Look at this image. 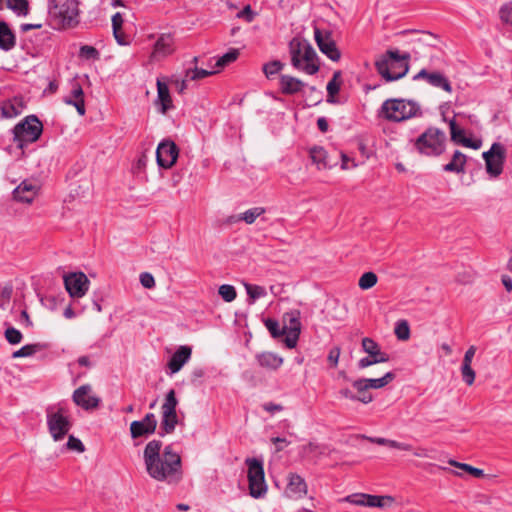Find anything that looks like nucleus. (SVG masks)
Segmentation results:
<instances>
[{"instance_id":"obj_49","label":"nucleus","mask_w":512,"mask_h":512,"mask_svg":"<svg viewBox=\"0 0 512 512\" xmlns=\"http://www.w3.org/2000/svg\"><path fill=\"white\" fill-rule=\"evenodd\" d=\"M218 293L225 302H232L237 296L235 287L229 284L221 285Z\"/></svg>"},{"instance_id":"obj_4","label":"nucleus","mask_w":512,"mask_h":512,"mask_svg":"<svg viewBox=\"0 0 512 512\" xmlns=\"http://www.w3.org/2000/svg\"><path fill=\"white\" fill-rule=\"evenodd\" d=\"M43 132V124L36 115H28L12 129L13 142L22 150L36 142Z\"/></svg>"},{"instance_id":"obj_7","label":"nucleus","mask_w":512,"mask_h":512,"mask_svg":"<svg viewBox=\"0 0 512 512\" xmlns=\"http://www.w3.org/2000/svg\"><path fill=\"white\" fill-rule=\"evenodd\" d=\"M48 14L58 28L71 27L78 23L77 0H48Z\"/></svg>"},{"instance_id":"obj_24","label":"nucleus","mask_w":512,"mask_h":512,"mask_svg":"<svg viewBox=\"0 0 512 512\" xmlns=\"http://www.w3.org/2000/svg\"><path fill=\"white\" fill-rule=\"evenodd\" d=\"M0 109L2 117L14 118L22 113L24 109L23 101L17 97L5 100L1 103Z\"/></svg>"},{"instance_id":"obj_3","label":"nucleus","mask_w":512,"mask_h":512,"mask_svg":"<svg viewBox=\"0 0 512 512\" xmlns=\"http://www.w3.org/2000/svg\"><path fill=\"white\" fill-rule=\"evenodd\" d=\"M291 65L308 75L316 74L320 69L318 55L308 40L293 37L288 45Z\"/></svg>"},{"instance_id":"obj_20","label":"nucleus","mask_w":512,"mask_h":512,"mask_svg":"<svg viewBox=\"0 0 512 512\" xmlns=\"http://www.w3.org/2000/svg\"><path fill=\"white\" fill-rule=\"evenodd\" d=\"M39 187L29 180L22 181L13 191V197L18 202L30 204L38 193Z\"/></svg>"},{"instance_id":"obj_2","label":"nucleus","mask_w":512,"mask_h":512,"mask_svg":"<svg viewBox=\"0 0 512 512\" xmlns=\"http://www.w3.org/2000/svg\"><path fill=\"white\" fill-rule=\"evenodd\" d=\"M410 53H400L397 49L387 50L375 61V68L378 74L386 81L399 80L409 72Z\"/></svg>"},{"instance_id":"obj_64","label":"nucleus","mask_w":512,"mask_h":512,"mask_svg":"<svg viewBox=\"0 0 512 512\" xmlns=\"http://www.w3.org/2000/svg\"><path fill=\"white\" fill-rule=\"evenodd\" d=\"M141 421L153 427V429L157 427V419L153 413H147Z\"/></svg>"},{"instance_id":"obj_34","label":"nucleus","mask_w":512,"mask_h":512,"mask_svg":"<svg viewBox=\"0 0 512 512\" xmlns=\"http://www.w3.org/2000/svg\"><path fill=\"white\" fill-rule=\"evenodd\" d=\"M341 71H335L333 73V77L332 79L328 82L327 84V93H328V97H327V102L328 103H335V95L340 91V86H341Z\"/></svg>"},{"instance_id":"obj_51","label":"nucleus","mask_w":512,"mask_h":512,"mask_svg":"<svg viewBox=\"0 0 512 512\" xmlns=\"http://www.w3.org/2000/svg\"><path fill=\"white\" fill-rule=\"evenodd\" d=\"M461 374H462L463 381L467 385L470 386V385H472L474 383V381H475V372L472 369L470 363H462Z\"/></svg>"},{"instance_id":"obj_62","label":"nucleus","mask_w":512,"mask_h":512,"mask_svg":"<svg viewBox=\"0 0 512 512\" xmlns=\"http://www.w3.org/2000/svg\"><path fill=\"white\" fill-rule=\"evenodd\" d=\"M113 35L119 45H127L129 42L127 41V36L122 31V29H118V31L113 32Z\"/></svg>"},{"instance_id":"obj_54","label":"nucleus","mask_w":512,"mask_h":512,"mask_svg":"<svg viewBox=\"0 0 512 512\" xmlns=\"http://www.w3.org/2000/svg\"><path fill=\"white\" fill-rule=\"evenodd\" d=\"M346 502L358 505V506H366V494L365 493H355L348 495L344 499Z\"/></svg>"},{"instance_id":"obj_21","label":"nucleus","mask_w":512,"mask_h":512,"mask_svg":"<svg viewBox=\"0 0 512 512\" xmlns=\"http://www.w3.org/2000/svg\"><path fill=\"white\" fill-rule=\"evenodd\" d=\"M306 84L299 78L282 74L279 76V91L283 95H295L302 91Z\"/></svg>"},{"instance_id":"obj_55","label":"nucleus","mask_w":512,"mask_h":512,"mask_svg":"<svg viewBox=\"0 0 512 512\" xmlns=\"http://www.w3.org/2000/svg\"><path fill=\"white\" fill-rule=\"evenodd\" d=\"M352 386L358 392V394H356L357 396L371 395L370 393L367 392L369 390V387L364 378L354 380L352 382Z\"/></svg>"},{"instance_id":"obj_18","label":"nucleus","mask_w":512,"mask_h":512,"mask_svg":"<svg viewBox=\"0 0 512 512\" xmlns=\"http://www.w3.org/2000/svg\"><path fill=\"white\" fill-rule=\"evenodd\" d=\"M64 103L67 105L74 106L80 116L85 115V100H84V91L82 86L74 80L71 83V91L70 94L63 99Z\"/></svg>"},{"instance_id":"obj_44","label":"nucleus","mask_w":512,"mask_h":512,"mask_svg":"<svg viewBox=\"0 0 512 512\" xmlns=\"http://www.w3.org/2000/svg\"><path fill=\"white\" fill-rule=\"evenodd\" d=\"M339 394L341 397L350 399L352 401H359L364 404H368L373 400L372 395H363V396H357L354 394L350 389L348 388H342L339 390Z\"/></svg>"},{"instance_id":"obj_39","label":"nucleus","mask_w":512,"mask_h":512,"mask_svg":"<svg viewBox=\"0 0 512 512\" xmlns=\"http://www.w3.org/2000/svg\"><path fill=\"white\" fill-rule=\"evenodd\" d=\"M266 212V209L264 207H253L245 212L241 213L242 221H244L246 224H253L258 217L263 215Z\"/></svg>"},{"instance_id":"obj_13","label":"nucleus","mask_w":512,"mask_h":512,"mask_svg":"<svg viewBox=\"0 0 512 512\" xmlns=\"http://www.w3.org/2000/svg\"><path fill=\"white\" fill-rule=\"evenodd\" d=\"M314 39L319 50L330 60L336 62L341 58V53L337 48L336 42L333 39L332 33L330 31H322L315 27Z\"/></svg>"},{"instance_id":"obj_14","label":"nucleus","mask_w":512,"mask_h":512,"mask_svg":"<svg viewBox=\"0 0 512 512\" xmlns=\"http://www.w3.org/2000/svg\"><path fill=\"white\" fill-rule=\"evenodd\" d=\"M179 149L177 145L169 139H165L158 144L156 149L157 164L164 168H171L177 161Z\"/></svg>"},{"instance_id":"obj_57","label":"nucleus","mask_w":512,"mask_h":512,"mask_svg":"<svg viewBox=\"0 0 512 512\" xmlns=\"http://www.w3.org/2000/svg\"><path fill=\"white\" fill-rule=\"evenodd\" d=\"M140 283L143 287L151 289L155 286V280L152 274L143 272L140 274Z\"/></svg>"},{"instance_id":"obj_37","label":"nucleus","mask_w":512,"mask_h":512,"mask_svg":"<svg viewBox=\"0 0 512 512\" xmlns=\"http://www.w3.org/2000/svg\"><path fill=\"white\" fill-rule=\"evenodd\" d=\"M6 5L18 16H27L29 13L28 0H6Z\"/></svg>"},{"instance_id":"obj_48","label":"nucleus","mask_w":512,"mask_h":512,"mask_svg":"<svg viewBox=\"0 0 512 512\" xmlns=\"http://www.w3.org/2000/svg\"><path fill=\"white\" fill-rule=\"evenodd\" d=\"M448 463L451 465V466H454V467H457V468H460L466 472H468L469 474L473 475L474 477L476 478H480L484 475V472L482 469H479V468H476V467H473L469 464H465V463H460V462H457L455 460H449Z\"/></svg>"},{"instance_id":"obj_59","label":"nucleus","mask_w":512,"mask_h":512,"mask_svg":"<svg viewBox=\"0 0 512 512\" xmlns=\"http://www.w3.org/2000/svg\"><path fill=\"white\" fill-rule=\"evenodd\" d=\"M340 357V348L339 347H333L330 349L328 354V361L333 367H336L339 361Z\"/></svg>"},{"instance_id":"obj_22","label":"nucleus","mask_w":512,"mask_h":512,"mask_svg":"<svg viewBox=\"0 0 512 512\" xmlns=\"http://www.w3.org/2000/svg\"><path fill=\"white\" fill-rule=\"evenodd\" d=\"M448 123H449V128H450L451 140L455 144H460V145H463L465 147L472 148V149L480 148L481 142L480 141H473V140L465 137L464 129L460 128L457 125V123H456L454 118L450 119L448 121Z\"/></svg>"},{"instance_id":"obj_16","label":"nucleus","mask_w":512,"mask_h":512,"mask_svg":"<svg viewBox=\"0 0 512 512\" xmlns=\"http://www.w3.org/2000/svg\"><path fill=\"white\" fill-rule=\"evenodd\" d=\"M426 81L430 86L439 88L447 93H452V85L449 79L439 71H430L426 68L421 69L413 76V81Z\"/></svg>"},{"instance_id":"obj_43","label":"nucleus","mask_w":512,"mask_h":512,"mask_svg":"<svg viewBox=\"0 0 512 512\" xmlns=\"http://www.w3.org/2000/svg\"><path fill=\"white\" fill-rule=\"evenodd\" d=\"M378 277L374 272H365L359 279L358 285L362 290H368L376 285Z\"/></svg>"},{"instance_id":"obj_5","label":"nucleus","mask_w":512,"mask_h":512,"mask_svg":"<svg viewBox=\"0 0 512 512\" xmlns=\"http://www.w3.org/2000/svg\"><path fill=\"white\" fill-rule=\"evenodd\" d=\"M383 116L393 122H401L422 115L419 103L406 99H388L381 106Z\"/></svg>"},{"instance_id":"obj_31","label":"nucleus","mask_w":512,"mask_h":512,"mask_svg":"<svg viewBox=\"0 0 512 512\" xmlns=\"http://www.w3.org/2000/svg\"><path fill=\"white\" fill-rule=\"evenodd\" d=\"M301 313L299 310L294 309L289 312L284 313L283 321L285 325L283 328H286V331H291L295 333L301 332V322H300Z\"/></svg>"},{"instance_id":"obj_38","label":"nucleus","mask_w":512,"mask_h":512,"mask_svg":"<svg viewBox=\"0 0 512 512\" xmlns=\"http://www.w3.org/2000/svg\"><path fill=\"white\" fill-rule=\"evenodd\" d=\"M395 378L393 372H387L381 378H364L369 389H380L389 384Z\"/></svg>"},{"instance_id":"obj_56","label":"nucleus","mask_w":512,"mask_h":512,"mask_svg":"<svg viewBox=\"0 0 512 512\" xmlns=\"http://www.w3.org/2000/svg\"><path fill=\"white\" fill-rule=\"evenodd\" d=\"M500 18L506 24L512 26V3L502 6L500 9Z\"/></svg>"},{"instance_id":"obj_11","label":"nucleus","mask_w":512,"mask_h":512,"mask_svg":"<svg viewBox=\"0 0 512 512\" xmlns=\"http://www.w3.org/2000/svg\"><path fill=\"white\" fill-rule=\"evenodd\" d=\"M486 171L492 177H498L502 171L506 158V149L501 143L495 142L488 151L483 152Z\"/></svg>"},{"instance_id":"obj_15","label":"nucleus","mask_w":512,"mask_h":512,"mask_svg":"<svg viewBox=\"0 0 512 512\" xmlns=\"http://www.w3.org/2000/svg\"><path fill=\"white\" fill-rule=\"evenodd\" d=\"M90 281L83 272L70 273L64 276V285L72 298L83 297L89 289Z\"/></svg>"},{"instance_id":"obj_42","label":"nucleus","mask_w":512,"mask_h":512,"mask_svg":"<svg viewBox=\"0 0 512 512\" xmlns=\"http://www.w3.org/2000/svg\"><path fill=\"white\" fill-rule=\"evenodd\" d=\"M264 324L273 338H279L285 335L286 333V328L280 327L279 322L277 320L267 318L264 321Z\"/></svg>"},{"instance_id":"obj_30","label":"nucleus","mask_w":512,"mask_h":512,"mask_svg":"<svg viewBox=\"0 0 512 512\" xmlns=\"http://www.w3.org/2000/svg\"><path fill=\"white\" fill-rule=\"evenodd\" d=\"M48 348V344L46 343H32L22 346L20 349L14 351L12 353V358H25V357H32L36 353L44 351Z\"/></svg>"},{"instance_id":"obj_61","label":"nucleus","mask_w":512,"mask_h":512,"mask_svg":"<svg viewBox=\"0 0 512 512\" xmlns=\"http://www.w3.org/2000/svg\"><path fill=\"white\" fill-rule=\"evenodd\" d=\"M123 22H124V20H123L122 14L119 13V12L115 13L112 16V29H113V32L118 31V29H122Z\"/></svg>"},{"instance_id":"obj_12","label":"nucleus","mask_w":512,"mask_h":512,"mask_svg":"<svg viewBox=\"0 0 512 512\" xmlns=\"http://www.w3.org/2000/svg\"><path fill=\"white\" fill-rule=\"evenodd\" d=\"M362 350L368 354L367 357L361 358L358 362L360 369L367 368L374 364L385 363L390 360L387 353L380 350V346L372 338L365 337L362 339Z\"/></svg>"},{"instance_id":"obj_32","label":"nucleus","mask_w":512,"mask_h":512,"mask_svg":"<svg viewBox=\"0 0 512 512\" xmlns=\"http://www.w3.org/2000/svg\"><path fill=\"white\" fill-rule=\"evenodd\" d=\"M155 431L156 429L141 420H135L130 424V433L133 439L154 434Z\"/></svg>"},{"instance_id":"obj_8","label":"nucleus","mask_w":512,"mask_h":512,"mask_svg":"<svg viewBox=\"0 0 512 512\" xmlns=\"http://www.w3.org/2000/svg\"><path fill=\"white\" fill-rule=\"evenodd\" d=\"M249 494L255 499L263 498L267 494L268 486L265 481L263 461L257 458H247Z\"/></svg>"},{"instance_id":"obj_23","label":"nucleus","mask_w":512,"mask_h":512,"mask_svg":"<svg viewBox=\"0 0 512 512\" xmlns=\"http://www.w3.org/2000/svg\"><path fill=\"white\" fill-rule=\"evenodd\" d=\"M192 349L189 346H180L171 356L168 362V368L171 373H177L181 370L185 363L191 358Z\"/></svg>"},{"instance_id":"obj_52","label":"nucleus","mask_w":512,"mask_h":512,"mask_svg":"<svg viewBox=\"0 0 512 512\" xmlns=\"http://www.w3.org/2000/svg\"><path fill=\"white\" fill-rule=\"evenodd\" d=\"M79 56L84 59H98L99 58V52L98 50L89 45H83L80 47L79 50Z\"/></svg>"},{"instance_id":"obj_1","label":"nucleus","mask_w":512,"mask_h":512,"mask_svg":"<svg viewBox=\"0 0 512 512\" xmlns=\"http://www.w3.org/2000/svg\"><path fill=\"white\" fill-rule=\"evenodd\" d=\"M162 442L149 441L144 449L143 458L149 476L157 481L178 482L182 477L181 457L167 445L161 454Z\"/></svg>"},{"instance_id":"obj_36","label":"nucleus","mask_w":512,"mask_h":512,"mask_svg":"<svg viewBox=\"0 0 512 512\" xmlns=\"http://www.w3.org/2000/svg\"><path fill=\"white\" fill-rule=\"evenodd\" d=\"M394 502V498L389 495L385 496H377L366 494V506L368 507H378L384 508L388 505H391Z\"/></svg>"},{"instance_id":"obj_41","label":"nucleus","mask_w":512,"mask_h":512,"mask_svg":"<svg viewBox=\"0 0 512 512\" xmlns=\"http://www.w3.org/2000/svg\"><path fill=\"white\" fill-rule=\"evenodd\" d=\"M284 68V64L280 60H273L263 65V72L268 79L278 74Z\"/></svg>"},{"instance_id":"obj_33","label":"nucleus","mask_w":512,"mask_h":512,"mask_svg":"<svg viewBox=\"0 0 512 512\" xmlns=\"http://www.w3.org/2000/svg\"><path fill=\"white\" fill-rule=\"evenodd\" d=\"M310 158L314 164H316L318 169H326L329 167V164L327 163V152L322 147H312L310 149Z\"/></svg>"},{"instance_id":"obj_50","label":"nucleus","mask_w":512,"mask_h":512,"mask_svg":"<svg viewBox=\"0 0 512 512\" xmlns=\"http://www.w3.org/2000/svg\"><path fill=\"white\" fill-rule=\"evenodd\" d=\"M5 339L11 345H17L21 343L23 339V334L21 331L14 327H8L4 332Z\"/></svg>"},{"instance_id":"obj_40","label":"nucleus","mask_w":512,"mask_h":512,"mask_svg":"<svg viewBox=\"0 0 512 512\" xmlns=\"http://www.w3.org/2000/svg\"><path fill=\"white\" fill-rule=\"evenodd\" d=\"M217 72H218V70H206V69L197 68L195 66L194 68H189L186 70V77L190 80L195 81V80L203 79L205 77L213 75Z\"/></svg>"},{"instance_id":"obj_9","label":"nucleus","mask_w":512,"mask_h":512,"mask_svg":"<svg viewBox=\"0 0 512 512\" xmlns=\"http://www.w3.org/2000/svg\"><path fill=\"white\" fill-rule=\"evenodd\" d=\"M47 426L49 433L55 441L62 440L72 427L69 411L62 406H59L57 409L49 407L47 409Z\"/></svg>"},{"instance_id":"obj_27","label":"nucleus","mask_w":512,"mask_h":512,"mask_svg":"<svg viewBox=\"0 0 512 512\" xmlns=\"http://www.w3.org/2000/svg\"><path fill=\"white\" fill-rule=\"evenodd\" d=\"M173 37L169 33L161 34L154 44L155 55L167 56L173 52Z\"/></svg>"},{"instance_id":"obj_28","label":"nucleus","mask_w":512,"mask_h":512,"mask_svg":"<svg viewBox=\"0 0 512 512\" xmlns=\"http://www.w3.org/2000/svg\"><path fill=\"white\" fill-rule=\"evenodd\" d=\"M157 92V102L161 105V113L164 114L172 108V99L167 84L157 80Z\"/></svg>"},{"instance_id":"obj_35","label":"nucleus","mask_w":512,"mask_h":512,"mask_svg":"<svg viewBox=\"0 0 512 512\" xmlns=\"http://www.w3.org/2000/svg\"><path fill=\"white\" fill-rule=\"evenodd\" d=\"M367 440H369L372 443L378 444V445H386L391 448L404 450V451H410L412 449V446L407 443L398 442L395 440H390L382 437H365Z\"/></svg>"},{"instance_id":"obj_19","label":"nucleus","mask_w":512,"mask_h":512,"mask_svg":"<svg viewBox=\"0 0 512 512\" xmlns=\"http://www.w3.org/2000/svg\"><path fill=\"white\" fill-rule=\"evenodd\" d=\"M287 497L292 499H300L307 494V484L305 480L296 473L288 475V483L285 490Z\"/></svg>"},{"instance_id":"obj_45","label":"nucleus","mask_w":512,"mask_h":512,"mask_svg":"<svg viewBox=\"0 0 512 512\" xmlns=\"http://www.w3.org/2000/svg\"><path fill=\"white\" fill-rule=\"evenodd\" d=\"M245 289L248 296L253 302L267 295L266 289L263 286L246 283Z\"/></svg>"},{"instance_id":"obj_60","label":"nucleus","mask_w":512,"mask_h":512,"mask_svg":"<svg viewBox=\"0 0 512 512\" xmlns=\"http://www.w3.org/2000/svg\"><path fill=\"white\" fill-rule=\"evenodd\" d=\"M239 18H245L247 22H252L255 16V13L252 11L250 5H247L240 11L237 15Z\"/></svg>"},{"instance_id":"obj_58","label":"nucleus","mask_w":512,"mask_h":512,"mask_svg":"<svg viewBox=\"0 0 512 512\" xmlns=\"http://www.w3.org/2000/svg\"><path fill=\"white\" fill-rule=\"evenodd\" d=\"M286 337L284 339V342L286 346L290 349L294 348L297 345V341L299 339L300 333H293L291 331H286Z\"/></svg>"},{"instance_id":"obj_47","label":"nucleus","mask_w":512,"mask_h":512,"mask_svg":"<svg viewBox=\"0 0 512 512\" xmlns=\"http://www.w3.org/2000/svg\"><path fill=\"white\" fill-rule=\"evenodd\" d=\"M395 335L399 340H408L410 337V327L406 320H399L394 329Z\"/></svg>"},{"instance_id":"obj_25","label":"nucleus","mask_w":512,"mask_h":512,"mask_svg":"<svg viewBox=\"0 0 512 512\" xmlns=\"http://www.w3.org/2000/svg\"><path fill=\"white\" fill-rule=\"evenodd\" d=\"M16 45V37L5 21H0V49L10 51Z\"/></svg>"},{"instance_id":"obj_63","label":"nucleus","mask_w":512,"mask_h":512,"mask_svg":"<svg viewBox=\"0 0 512 512\" xmlns=\"http://www.w3.org/2000/svg\"><path fill=\"white\" fill-rule=\"evenodd\" d=\"M263 409L269 413H275L283 410V407L280 404H275L272 402L265 403L263 405Z\"/></svg>"},{"instance_id":"obj_53","label":"nucleus","mask_w":512,"mask_h":512,"mask_svg":"<svg viewBox=\"0 0 512 512\" xmlns=\"http://www.w3.org/2000/svg\"><path fill=\"white\" fill-rule=\"evenodd\" d=\"M66 447L69 450H74L79 453H82L85 450V447H84L83 443L81 442V440L74 437L73 435L69 436L68 441L66 443Z\"/></svg>"},{"instance_id":"obj_46","label":"nucleus","mask_w":512,"mask_h":512,"mask_svg":"<svg viewBox=\"0 0 512 512\" xmlns=\"http://www.w3.org/2000/svg\"><path fill=\"white\" fill-rule=\"evenodd\" d=\"M239 56V50L238 49H230L227 53H225L223 56H221L216 64L215 67L220 69L225 67L226 65L234 62Z\"/></svg>"},{"instance_id":"obj_6","label":"nucleus","mask_w":512,"mask_h":512,"mask_svg":"<svg viewBox=\"0 0 512 512\" xmlns=\"http://www.w3.org/2000/svg\"><path fill=\"white\" fill-rule=\"evenodd\" d=\"M446 141L447 137L443 130L429 127L415 140L414 147L422 155L437 157L445 151Z\"/></svg>"},{"instance_id":"obj_10","label":"nucleus","mask_w":512,"mask_h":512,"mask_svg":"<svg viewBox=\"0 0 512 512\" xmlns=\"http://www.w3.org/2000/svg\"><path fill=\"white\" fill-rule=\"evenodd\" d=\"M177 405L178 400L176 398L175 390L171 389L167 392L164 403L161 406L162 417L159 432L161 436L174 432L178 423V416L176 412Z\"/></svg>"},{"instance_id":"obj_29","label":"nucleus","mask_w":512,"mask_h":512,"mask_svg":"<svg viewBox=\"0 0 512 512\" xmlns=\"http://www.w3.org/2000/svg\"><path fill=\"white\" fill-rule=\"evenodd\" d=\"M466 164V155L459 150L453 154L451 161L443 166L445 172H452L456 174L464 173Z\"/></svg>"},{"instance_id":"obj_26","label":"nucleus","mask_w":512,"mask_h":512,"mask_svg":"<svg viewBox=\"0 0 512 512\" xmlns=\"http://www.w3.org/2000/svg\"><path fill=\"white\" fill-rule=\"evenodd\" d=\"M256 359L261 367L270 370H277L283 364V358L272 352L260 353Z\"/></svg>"},{"instance_id":"obj_17","label":"nucleus","mask_w":512,"mask_h":512,"mask_svg":"<svg viewBox=\"0 0 512 512\" xmlns=\"http://www.w3.org/2000/svg\"><path fill=\"white\" fill-rule=\"evenodd\" d=\"M91 392V386L86 384L77 388L73 392V401L77 406H80L84 410L95 409L99 406L100 398L96 396H91L89 393Z\"/></svg>"}]
</instances>
